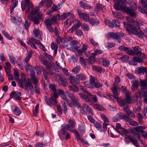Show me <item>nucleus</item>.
I'll return each mask as SVG.
<instances>
[{
  "instance_id": "obj_1",
  "label": "nucleus",
  "mask_w": 147,
  "mask_h": 147,
  "mask_svg": "<svg viewBox=\"0 0 147 147\" xmlns=\"http://www.w3.org/2000/svg\"><path fill=\"white\" fill-rule=\"evenodd\" d=\"M126 3L125 0H117L115 2L114 8L115 10L122 11L131 17H135L136 14L134 11L137 9L136 4L134 1H130L129 5L131 7V9H130L124 5Z\"/></svg>"
},
{
  "instance_id": "obj_2",
  "label": "nucleus",
  "mask_w": 147,
  "mask_h": 147,
  "mask_svg": "<svg viewBox=\"0 0 147 147\" xmlns=\"http://www.w3.org/2000/svg\"><path fill=\"white\" fill-rule=\"evenodd\" d=\"M30 2L23 1L21 3V8L22 11L26 10V13H30L32 15L36 13V10L33 8V5Z\"/></svg>"
},
{
  "instance_id": "obj_3",
  "label": "nucleus",
  "mask_w": 147,
  "mask_h": 147,
  "mask_svg": "<svg viewBox=\"0 0 147 147\" xmlns=\"http://www.w3.org/2000/svg\"><path fill=\"white\" fill-rule=\"evenodd\" d=\"M18 83L20 87L26 89L28 92L30 90L31 88L33 87L31 82L30 81H28L25 78L20 79Z\"/></svg>"
},
{
  "instance_id": "obj_4",
  "label": "nucleus",
  "mask_w": 147,
  "mask_h": 147,
  "mask_svg": "<svg viewBox=\"0 0 147 147\" xmlns=\"http://www.w3.org/2000/svg\"><path fill=\"white\" fill-rule=\"evenodd\" d=\"M125 19L128 22L133 24L131 25L129 24L130 26H129V28H131V30L136 32H137V28L138 26L140 24L143 25V22L141 21L135 22L132 17L129 16L126 17Z\"/></svg>"
},
{
  "instance_id": "obj_5",
  "label": "nucleus",
  "mask_w": 147,
  "mask_h": 147,
  "mask_svg": "<svg viewBox=\"0 0 147 147\" xmlns=\"http://www.w3.org/2000/svg\"><path fill=\"white\" fill-rule=\"evenodd\" d=\"M28 17L30 20L33 22L34 24H39V20L42 19L43 15L41 12H38V11L36 13L34 14H31L28 15Z\"/></svg>"
},
{
  "instance_id": "obj_6",
  "label": "nucleus",
  "mask_w": 147,
  "mask_h": 147,
  "mask_svg": "<svg viewBox=\"0 0 147 147\" xmlns=\"http://www.w3.org/2000/svg\"><path fill=\"white\" fill-rule=\"evenodd\" d=\"M109 35L110 38H112L113 40H115L116 42L119 43L121 42V38L124 36L123 34L113 32L109 33Z\"/></svg>"
},
{
  "instance_id": "obj_7",
  "label": "nucleus",
  "mask_w": 147,
  "mask_h": 147,
  "mask_svg": "<svg viewBox=\"0 0 147 147\" xmlns=\"http://www.w3.org/2000/svg\"><path fill=\"white\" fill-rule=\"evenodd\" d=\"M121 119H123L125 120H129L130 119L129 117L126 115L121 113H117L115 115L113 118V121L114 122H117L120 120Z\"/></svg>"
},
{
  "instance_id": "obj_8",
  "label": "nucleus",
  "mask_w": 147,
  "mask_h": 147,
  "mask_svg": "<svg viewBox=\"0 0 147 147\" xmlns=\"http://www.w3.org/2000/svg\"><path fill=\"white\" fill-rule=\"evenodd\" d=\"M59 16V14H56L55 15H53L51 18H48L45 20L44 22L46 26H51L56 23Z\"/></svg>"
},
{
  "instance_id": "obj_9",
  "label": "nucleus",
  "mask_w": 147,
  "mask_h": 147,
  "mask_svg": "<svg viewBox=\"0 0 147 147\" xmlns=\"http://www.w3.org/2000/svg\"><path fill=\"white\" fill-rule=\"evenodd\" d=\"M50 65H48L46 66L45 68L47 69V71L43 67H41V69L43 72L44 76L46 79L47 78L48 74L51 75L53 74V71L50 67Z\"/></svg>"
},
{
  "instance_id": "obj_10",
  "label": "nucleus",
  "mask_w": 147,
  "mask_h": 147,
  "mask_svg": "<svg viewBox=\"0 0 147 147\" xmlns=\"http://www.w3.org/2000/svg\"><path fill=\"white\" fill-rule=\"evenodd\" d=\"M76 11L80 19H83L86 22H89L90 21V18L88 14L86 13H83L81 10L78 9H76Z\"/></svg>"
},
{
  "instance_id": "obj_11",
  "label": "nucleus",
  "mask_w": 147,
  "mask_h": 147,
  "mask_svg": "<svg viewBox=\"0 0 147 147\" xmlns=\"http://www.w3.org/2000/svg\"><path fill=\"white\" fill-rule=\"evenodd\" d=\"M69 125L64 124L61 126V129L60 130L61 134L59 135L61 139L62 140L63 138L64 137V136L65 135L66 132L65 131L70 130Z\"/></svg>"
},
{
  "instance_id": "obj_12",
  "label": "nucleus",
  "mask_w": 147,
  "mask_h": 147,
  "mask_svg": "<svg viewBox=\"0 0 147 147\" xmlns=\"http://www.w3.org/2000/svg\"><path fill=\"white\" fill-rule=\"evenodd\" d=\"M72 100V103H69L67 100L66 101L70 107H73L74 106H75L77 107L78 108H82V107L79 102V100L77 97H75V98H74Z\"/></svg>"
},
{
  "instance_id": "obj_13",
  "label": "nucleus",
  "mask_w": 147,
  "mask_h": 147,
  "mask_svg": "<svg viewBox=\"0 0 147 147\" xmlns=\"http://www.w3.org/2000/svg\"><path fill=\"white\" fill-rule=\"evenodd\" d=\"M11 110L15 115H19L22 113V111L20 108L16 105H11Z\"/></svg>"
},
{
  "instance_id": "obj_14",
  "label": "nucleus",
  "mask_w": 147,
  "mask_h": 147,
  "mask_svg": "<svg viewBox=\"0 0 147 147\" xmlns=\"http://www.w3.org/2000/svg\"><path fill=\"white\" fill-rule=\"evenodd\" d=\"M113 87L111 89L113 94V97L116 99H118V95L120 93V88L117 86H113Z\"/></svg>"
},
{
  "instance_id": "obj_15",
  "label": "nucleus",
  "mask_w": 147,
  "mask_h": 147,
  "mask_svg": "<svg viewBox=\"0 0 147 147\" xmlns=\"http://www.w3.org/2000/svg\"><path fill=\"white\" fill-rule=\"evenodd\" d=\"M69 16L72 17L74 16V15L71 13L69 12L64 13L61 16H60V15L59 14V16L57 18V20H65Z\"/></svg>"
},
{
  "instance_id": "obj_16",
  "label": "nucleus",
  "mask_w": 147,
  "mask_h": 147,
  "mask_svg": "<svg viewBox=\"0 0 147 147\" xmlns=\"http://www.w3.org/2000/svg\"><path fill=\"white\" fill-rule=\"evenodd\" d=\"M142 50L138 46L136 47L134 49V55H141V54L143 55V57L144 59L146 57L145 55H143V54L142 53Z\"/></svg>"
},
{
  "instance_id": "obj_17",
  "label": "nucleus",
  "mask_w": 147,
  "mask_h": 147,
  "mask_svg": "<svg viewBox=\"0 0 147 147\" xmlns=\"http://www.w3.org/2000/svg\"><path fill=\"white\" fill-rule=\"evenodd\" d=\"M132 84L131 88V90L134 91L137 90L139 86V82L138 80H134L131 82Z\"/></svg>"
},
{
  "instance_id": "obj_18",
  "label": "nucleus",
  "mask_w": 147,
  "mask_h": 147,
  "mask_svg": "<svg viewBox=\"0 0 147 147\" xmlns=\"http://www.w3.org/2000/svg\"><path fill=\"white\" fill-rule=\"evenodd\" d=\"M69 81L71 84L73 85L79 84L80 83V80L77 78L76 76V77L70 76L69 79Z\"/></svg>"
},
{
  "instance_id": "obj_19",
  "label": "nucleus",
  "mask_w": 147,
  "mask_h": 147,
  "mask_svg": "<svg viewBox=\"0 0 147 147\" xmlns=\"http://www.w3.org/2000/svg\"><path fill=\"white\" fill-rule=\"evenodd\" d=\"M102 52V51L100 50H95L94 53H92L90 54V56L89 58V61H91L94 57L101 54Z\"/></svg>"
},
{
  "instance_id": "obj_20",
  "label": "nucleus",
  "mask_w": 147,
  "mask_h": 147,
  "mask_svg": "<svg viewBox=\"0 0 147 147\" xmlns=\"http://www.w3.org/2000/svg\"><path fill=\"white\" fill-rule=\"evenodd\" d=\"M79 96L81 98L84 100L86 101L90 102V104H92V101L88 98V96H88L87 93H86V94H79Z\"/></svg>"
},
{
  "instance_id": "obj_21",
  "label": "nucleus",
  "mask_w": 147,
  "mask_h": 147,
  "mask_svg": "<svg viewBox=\"0 0 147 147\" xmlns=\"http://www.w3.org/2000/svg\"><path fill=\"white\" fill-rule=\"evenodd\" d=\"M21 95L20 92L18 91H12L10 94V98H13L14 99H16L17 98Z\"/></svg>"
},
{
  "instance_id": "obj_22",
  "label": "nucleus",
  "mask_w": 147,
  "mask_h": 147,
  "mask_svg": "<svg viewBox=\"0 0 147 147\" xmlns=\"http://www.w3.org/2000/svg\"><path fill=\"white\" fill-rule=\"evenodd\" d=\"M36 40L34 38H32L30 39L27 42V44L30 45V46L33 48L36 49L37 47L33 42L34 41L36 43V40Z\"/></svg>"
},
{
  "instance_id": "obj_23",
  "label": "nucleus",
  "mask_w": 147,
  "mask_h": 147,
  "mask_svg": "<svg viewBox=\"0 0 147 147\" xmlns=\"http://www.w3.org/2000/svg\"><path fill=\"white\" fill-rule=\"evenodd\" d=\"M147 89H141L140 91L137 92L135 94L136 97L137 98H140L144 96V93L145 92V91Z\"/></svg>"
},
{
  "instance_id": "obj_24",
  "label": "nucleus",
  "mask_w": 147,
  "mask_h": 147,
  "mask_svg": "<svg viewBox=\"0 0 147 147\" xmlns=\"http://www.w3.org/2000/svg\"><path fill=\"white\" fill-rule=\"evenodd\" d=\"M78 129L83 134L85 132V127L81 123L78 125Z\"/></svg>"
},
{
  "instance_id": "obj_25",
  "label": "nucleus",
  "mask_w": 147,
  "mask_h": 147,
  "mask_svg": "<svg viewBox=\"0 0 147 147\" xmlns=\"http://www.w3.org/2000/svg\"><path fill=\"white\" fill-rule=\"evenodd\" d=\"M141 89H147V78L146 76V79L141 80L140 82Z\"/></svg>"
},
{
  "instance_id": "obj_26",
  "label": "nucleus",
  "mask_w": 147,
  "mask_h": 147,
  "mask_svg": "<svg viewBox=\"0 0 147 147\" xmlns=\"http://www.w3.org/2000/svg\"><path fill=\"white\" fill-rule=\"evenodd\" d=\"M83 106L84 108L90 114L92 115H94V113L92 109L90 107L85 104H84Z\"/></svg>"
},
{
  "instance_id": "obj_27",
  "label": "nucleus",
  "mask_w": 147,
  "mask_h": 147,
  "mask_svg": "<svg viewBox=\"0 0 147 147\" xmlns=\"http://www.w3.org/2000/svg\"><path fill=\"white\" fill-rule=\"evenodd\" d=\"M123 24L124 27L125 28L126 30L130 33L133 35L134 34V33L130 29L129 26H130L129 24L127 23V22H123Z\"/></svg>"
},
{
  "instance_id": "obj_28",
  "label": "nucleus",
  "mask_w": 147,
  "mask_h": 147,
  "mask_svg": "<svg viewBox=\"0 0 147 147\" xmlns=\"http://www.w3.org/2000/svg\"><path fill=\"white\" fill-rule=\"evenodd\" d=\"M57 91L58 93L59 94L61 98L66 102L67 100V98L63 91L61 89H59L57 90Z\"/></svg>"
},
{
  "instance_id": "obj_29",
  "label": "nucleus",
  "mask_w": 147,
  "mask_h": 147,
  "mask_svg": "<svg viewBox=\"0 0 147 147\" xmlns=\"http://www.w3.org/2000/svg\"><path fill=\"white\" fill-rule=\"evenodd\" d=\"M73 128H71L70 129L71 131L75 134L76 139L78 140H80V139L81 136L79 134L78 132L77 131L76 129H73Z\"/></svg>"
},
{
  "instance_id": "obj_30",
  "label": "nucleus",
  "mask_w": 147,
  "mask_h": 147,
  "mask_svg": "<svg viewBox=\"0 0 147 147\" xmlns=\"http://www.w3.org/2000/svg\"><path fill=\"white\" fill-rule=\"evenodd\" d=\"M89 21V23L93 26H96L99 23V22L98 20L92 18H90Z\"/></svg>"
},
{
  "instance_id": "obj_31",
  "label": "nucleus",
  "mask_w": 147,
  "mask_h": 147,
  "mask_svg": "<svg viewBox=\"0 0 147 147\" xmlns=\"http://www.w3.org/2000/svg\"><path fill=\"white\" fill-rule=\"evenodd\" d=\"M11 1L13 3L11 5L10 8L11 12L13 11L14 8L17 6L18 3V1L16 0H11Z\"/></svg>"
},
{
  "instance_id": "obj_32",
  "label": "nucleus",
  "mask_w": 147,
  "mask_h": 147,
  "mask_svg": "<svg viewBox=\"0 0 147 147\" xmlns=\"http://www.w3.org/2000/svg\"><path fill=\"white\" fill-rule=\"evenodd\" d=\"M40 59L41 62H42L44 65H46V66L48 65H52V64H53V63L51 62L49 63V64H48V62L47 60L44 59L42 55L40 56Z\"/></svg>"
},
{
  "instance_id": "obj_33",
  "label": "nucleus",
  "mask_w": 147,
  "mask_h": 147,
  "mask_svg": "<svg viewBox=\"0 0 147 147\" xmlns=\"http://www.w3.org/2000/svg\"><path fill=\"white\" fill-rule=\"evenodd\" d=\"M33 31L34 36L35 37L40 36L42 34V32L38 29L34 28Z\"/></svg>"
},
{
  "instance_id": "obj_34",
  "label": "nucleus",
  "mask_w": 147,
  "mask_h": 147,
  "mask_svg": "<svg viewBox=\"0 0 147 147\" xmlns=\"http://www.w3.org/2000/svg\"><path fill=\"white\" fill-rule=\"evenodd\" d=\"M51 48L54 51V55H56L57 52L58 46L57 44L54 42H52L51 45Z\"/></svg>"
},
{
  "instance_id": "obj_35",
  "label": "nucleus",
  "mask_w": 147,
  "mask_h": 147,
  "mask_svg": "<svg viewBox=\"0 0 147 147\" xmlns=\"http://www.w3.org/2000/svg\"><path fill=\"white\" fill-rule=\"evenodd\" d=\"M138 72L139 73H145L147 78V69L145 67H139L138 70Z\"/></svg>"
},
{
  "instance_id": "obj_36",
  "label": "nucleus",
  "mask_w": 147,
  "mask_h": 147,
  "mask_svg": "<svg viewBox=\"0 0 147 147\" xmlns=\"http://www.w3.org/2000/svg\"><path fill=\"white\" fill-rule=\"evenodd\" d=\"M8 56L11 63L13 65H15L16 59L14 55L13 54H8Z\"/></svg>"
},
{
  "instance_id": "obj_37",
  "label": "nucleus",
  "mask_w": 147,
  "mask_h": 147,
  "mask_svg": "<svg viewBox=\"0 0 147 147\" xmlns=\"http://www.w3.org/2000/svg\"><path fill=\"white\" fill-rule=\"evenodd\" d=\"M28 61H23V63L24 65L25 68L27 71H29L32 68V67L28 63Z\"/></svg>"
},
{
  "instance_id": "obj_38",
  "label": "nucleus",
  "mask_w": 147,
  "mask_h": 147,
  "mask_svg": "<svg viewBox=\"0 0 147 147\" xmlns=\"http://www.w3.org/2000/svg\"><path fill=\"white\" fill-rule=\"evenodd\" d=\"M146 127L144 126H139L136 127H135V129L138 132L142 133L144 130V129H145Z\"/></svg>"
},
{
  "instance_id": "obj_39",
  "label": "nucleus",
  "mask_w": 147,
  "mask_h": 147,
  "mask_svg": "<svg viewBox=\"0 0 147 147\" xmlns=\"http://www.w3.org/2000/svg\"><path fill=\"white\" fill-rule=\"evenodd\" d=\"M79 4L80 7L84 8L90 9V5L83 1H80L79 2Z\"/></svg>"
},
{
  "instance_id": "obj_40",
  "label": "nucleus",
  "mask_w": 147,
  "mask_h": 147,
  "mask_svg": "<svg viewBox=\"0 0 147 147\" xmlns=\"http://www.w3.org/2000/svg\"><path fill=\"white\" fill-rule=\"evenodd\" d=\"M129 92H127L126 93V96L125 98L126 103L129 104L131 103V98L129 96Z\"/></svg>"
},
{
  "instance_id": "obj_41",
  "label": "nucleus",
  "mask_w": 147,
  "mask_h": 147,
  "mask_svg": "<svg viewBox=\"0 0 147 147\" xmlns=\"http://www.w3.org/2000/svg\"><path fill=\"white\" fill-rule=\"evenodd\" d=\"M76 77L79 80L84 81L86 80L87 78L86 76L82 74H78L76 75Z\"/></svg>"
},
{
  "instance_id": "obj_42",
  "label": "nucleus",
  "mask_w": 147,
  "mask_h": 147,
  "mask_svg": "<svg viewBox=\"0 0 147 147\" xmlns=\"http://www.w3.org/2000/svg\"><path fill=\"white\" fill-rule=\"evenodd\" d=\"M68 88L69 90L72 91L73 92H77L79 91L78 89L76 86H68Z\"/></svg>"
},
{
  "instance_id": "obj_43",
  "label": "nucleus",
  "mask_w": 147,
  "mask_h": 147,
  "mask_svg": "<svg viewBox=\"0 0 147 147\" xmlns=\"http://www.w3.org/2000/svg\"><path fill=\"white\" fill-rule=\"evenodd\" d=\"M80 70L81 67L80 66L77 65L73 69L72 72V73L76 74L79 72Z\"/></svg>"
},
{
  "instance_id": "obj_44",
  "label": "nucleus",
  "mask_w": 147,
  "mask_h": 147,
  "mask_svg": "<svg viewBox=\"0 0 147 147\" xmlns=\"http://www.w3.org/2000/svg\"><path fill=\"white\" fill-rule=\"evenodd\" d=\"M95 79L94 77L92 76H90V82L89 83L92 87V88H94V86L95 83Z\"/></svg>"
},
{
  "instance_id": "obj_45",
  "label": "nucleus",
  "mask_w": 147,
  "mask_h": 147,
  "mask_svg": "<svg viewBox=\"0 0 147 147\" xmlns=\"http://www.w3.org/2000/svg\"><path fill=\"white\" fill-rule=\"evenodd\" d=\"M49 86L50 90L53 92L57 91V90H56L57 85L56 84H50L49 85Z\"/></svg>"
},
{
  "instance_id": "obj_46",
  "label": "nucleus",
  "mask_w": 147,
  "mask_h": 147,
  "mask_svg": "<svg viewBox=\"0 0 147 147\" xmlns=\"http://www.w3.org/2000/svg\"><path fill=\"white\" fill-rule=\"evenodd\" d=\"M36 44L41 49L43 50L44 52L46 51V49L45 48L44 46L42 45V44L40 42L39 40H36Z\"/></svg>"
},
{
  "instance_id": "obj_47",
  "label": "nucleus",
  "mask_w": 147,
  "mask_h": 147,
  "mask_svg": "<svg viewBox=\"0 0 147 147\" xmlns=\"http://www.w3.org/2000/svg\"><path fill=\"white\" fill-rule=\"evenodd\" d=\"M60 8L57 7V6H56L55 5H54L51 8L52 10H49L48 12V14H50L51 13H52L54 11H58Z\"/></svg>"
},
{
  "instance_id": "obj_48",
  "label": "nucleus",
  "mask_w": 147,
  "mask_h": 147,
  "mask_svg": "<svg viewBox=\"0 0 147 147\" xmlns=\"http://www.w3.org/2000/svg\"><path fill=\"white\" fill-rule=\"evenodd\" d=\"M45 7L48 8L50 7L51 5L53 3L52 0H45Z\"/></svg>"
},
{
  "instance_id": "obj_49",
  "label": "nucleus",
  "mask_w": 147,
  "mask_h": 147,
  "mask_svg": "<svg viewBox=\"0 0 147 147\" xmlns=\"http://www.w3.org/2000/svg\"><path fill=\"white\" fill-rule=\"evenodd\" d=\"M117 102L119 104L121 107H123L125 105L126 102L123 99H117Z\"/></svg>"
},
{
  "instance_id": "obj_50",
  "label": "nucleus",
  "mask_w": 147,
  "mask_h": 147,
  "mask_svg": "<svg viewBox=\"0 0 147 147\" xmlns=\"http://www.w3.org/2000/svg\"><path fill=\"white\" fill-rule=\"evenodd\" d=\"M45 101L47 104L49 106L51 107L53 105V104L52 103V100L51 98H47V96H45Z\"/></svg>"
},
{
  "instance_id": "obj_51",
  "label": "nucleus",
  "mask_w": 147,
  "mask_h": 147,
  "mask_svg": "<svg viewBox=\"0 0 147 147\" xmlns=\"http://www.w3.org/2000/svg\"><path fill=\"white\" fill-rule=\"evenodd\" d=\"M103 7L102 4H97L95 8V11L98 12L102 10L103 9Z\"/></svg>"
},
{
  "instance_id": "obj_52",
  "label": "nucleus",
  "mask_w": 147,
  "mask_h": 147,
  "mask_svg": "<svg viewBox=\"0 0 147 147\" xmlns=\"http://www.w3.org/2000/svg\"><path fill=\"white\" fill-rule=\"evenodd\" d=\"M113 15L116 18H119L120 19L122 20L124 18L123 17L119 12L116 11L113 13Z\"/></svg>"
},
{
  "instance_id": "obj_53",
  "label": "nucleus",
  "mask_w": 147,
  "mask_h": 147,
  "mask_svg": "<svg viewBox=\"0 0 147 147\" xmlns=\"http://www.w3.org/2000/svg\"><path fill=\"white\" fill-rule=\"evenodd\" d=\"M121 59L122 61L124 63H126L128 61L129 56L127 55H122Z\"/></svg>"
},
{
  "instance_id": "obj_54",
  "label": "nucleus",
  "mask_w": 147,
  "mask_h": 147,
  "mask_svg": "<svg viewBox=\"0 0 147 147\" xmlns=\"http://www.w3.org/2000/svg\"><path fill=\"white\" fill-rule=\"evenodd\" d=\"M45 0H42L40 3L39 5L37 7H36V8H35L36 10V13L39 11L40 8L42 7L44 4H45Z\"/></svg>"
},
{
  "instance_id": "obj_55",
  "label": "nucleus",
  "mask_w": 147,
  "mask_h": 147,
  "mask_svg": "<svg viewBox=\"0 0 147 147\" xmlns=\"http://www.w3.org/2000/svg\"><path fill=\"white\" fill-rule=\"evenodd\" d=\"M94 106L95 108L100 111H103L104 109L103 107L100 105L95 104L94 105Z\"/></svg>"
},
{
  "instance_id": "obj_56",
  "label": "nucleus",
  "mask_w": 147,
  "mask_h": 147,
  "mask_svg": "<svg viewBox=\"0 0 147 147\" xmlns=\"http://www.w3.org/2000/svg\"><path fill=\"white\" fill-rule=\"evenodd\" d=\"M121 81V79L118 76H116L115 79V82L113 84V86H117L120 83Z\"/></svg>"
},
{
  "instance_id": "obj_57",
  "label": "nucleus",
  "mask_w": 147,
  "mask_h": 147,
  "mask_svg": "<svg viewBox=\"0 0 147 147\" xmlns=\"http://www.w3.org/2000/svg\"><path fill=\"white\" fill-rule=\"evenodd\" d=\"M68 123L70 124L69 125L70 127L72 128H74L75 126V122L74 120L73 119H69L68 121Z\"/></svg>"
},
{
  "instance_id": "obj_58",
  "label": "nucleus",
  "mask_w": 147,
  "mask_h": 147,
  "mask_svg": "<svg viewBox=\"0 0 147 147\" xmlns=\"http://www.w3.org/2000/svg\"><path fill=\"white\" fill-rule=\"evenodd\" d=\"M1 32L9 40H11L12 39V38L10 36V35L5 30H3Z\"/></svg>"
},
{
  "instance_id": "obj_59",
  "label": "nucleus",
  "mask_w": 147,
  "mask_h": 147,
  "mask_svg": "<svg viewBox=\"0 0 147 147\" xmlns=\"http://www.w3.org/2000/svg\"><path fill=\"white\" fill-rule=\"evenodd\" d=\"M100 116L105 123H108L109 122V120L108 118L104 114H101L100 115Z\"/></svg>"
},
{
  "instance_id": "obj_60",
  "label": "nucleus",
  "mask_w": 147,
  "mask_h": 147,
  "mask_svg": "<svg viewBox=\"0 0 147 147\" xmlns=\"http://www.w3.org/2000/svg\"><path fill=\"white\" fill-rule=\"evenodd\" d=\"M102 65L105 67H107L110 64V61L108 60L104 59L102 61Z\"/></svg>"
},
{
  "instance_id": "obj_61",
  "label": "nucleus",
  "mask_w": 147,
  "mask_h": 147,
  "mask_svg": "<svg viewBox=\"0 0 147 147\" xmlns=\"http://www.w3.org/2000/svg\"><path fill=\"white\" fill-rule=\"evenodd\" d=\"M32 53L31 52H29L27 54V57H26L23 61H29L30 59L32 56Z\"/></svg>"
},
{
  "instance_id": "obj_62",
  "label": "nucleus",
  "mask_w": 147,
  "mask_h": 147,
  "mask_svg": "<svg viewBox=\"0 0 147 147\" xmlns=\"http://www.w3.org/2000/svg\"><path fill=\"white\" fill-rule=\"evenodd\" d=\"M89 40L92 45L94 46L97 47L98 46V43L95 41L92 38H89Z\"/></svg>"
},
{
  "instance_id": "obj_63",
  "label": "nucleus",
  "mask_w": 147,
  "mask_h": 147,
  "mask_svg": "<svg viewBox=\"0 0 147 147\" xmlns=\"http://www.w3.org/2000/svg\"><path fill=\"white\" fill-rule=\"evenodd\" d=\"M92 67L94 70L98 72H101L103 71V69L101 67L99 66H94Z\"/></svg>"
},
{
  "instance_id": "obj_64",
  "label": "nucleus",
  "mask_w": 147,
  "mask_h": 147,
  "mask_svg": "<svg viewBox=\"0 0 147 147\" xmlns=\"http://www.w3.org/2000/svg\"><path fill=\"white\" fill-rule=\"evenodd\" d=\"M72 22L71 20L69 19H67L65 22V24L66 25V27L69 28L71 25Z\"/></svg>"
}]
</instances>
